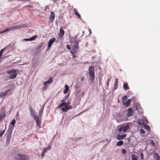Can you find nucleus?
<instances>
[{"mask_svg":"<svg viewBox=\"0 0 160 160\" xmlns=\"http://www.w3.org/2000/svg\"><path fill=\"white\" fill-rule=\"evenodd\" d=\"M2 58L1 57H0V62H1L2 61Z\"/></svg>","mask_w":160,"mask_h":160,"instance_id":"nucleus-49","label":"nucleus"},{"mask_svg":"<svg viewBox=\"0 0 160 160\" xmlns=\"http://www.w3.org/2000/svg\"><path fill=\"white\" fill-rule=\"evenodd\" d=\"M123 144V142L122 141H120L118 142L117 143V146H121Z\"/></svg>","mask_w":160,"mask_h":160,"instance_id":"nucleus-25","label":"nucleus"},{"mask_svg":"<svg viewBox=\"0 0 160 160\" xmlns=\"http://www.w3.org/2000/svg\"><path fill=\"white\" fill-rule=\"evenodd\" d=\"M47 148V149L48 150H50L51 148V146L50 145H49L47 147L45 148Z\"/></svg>","mask_w":160,"mask_h":160,"instance_id":"nucleus-44","label":"nucleus"},{"mask_svg":"<svg viewBox=\"0 0 160 160\" xmlns=\"http://www.w3.org/2000/svg\"><path fill=\"white\" fill-rule=\"evenodd\" d=\"M140 132H141V133H142V134H144V133H145V131L143 129H141Z\"/></svg>","mask_w":160,"mask_h":160,"instance_id":"nucleus-39","label":"nucleus"},{"mask_svg":"<svg viewBox=\"0 0 160 160\" xmlns=\"http://www.w3.org/2000/svg\"><path fill=\"white\" fill-rule=\"evenodd\" d=\"M30 112L33 118L37 115L36 113L34 111H32V108L31 107L30 108Z\"/></svg>","mask_w":160,"mask_h":160,"instance_id":"nucleus-19","label":"nucleus"},{"mask_svg":"<svg viewBox=\"0 0 160 160\" xmlns=\"http://www.w3.org/2000/svg\"><path fill=\"white\" fill-rule=\"evenodd\" d=\"M68 96H69V95H67V98H68Z\"/></svg>","mask_w":160,"mask_h":160,"instance_id":"nucleus-53","label":"nucleus"},{"mask_svg":"<svg viewBox=\"0 0 160 160\" xmlns=\"http://www.w3.org/2000/svg\"><path fill=\"white\" fill-rule=\"evenodd\" d=\"M135 110H138V108H137V106H135Z\"/></svg>","mask_w":160,"mask_h":160,"instance_id":"nucleus-48","label":"nucleus"},{"mask_svg":"<svg viewBox=\"0 0 160 160\" xmlns=\"http://www.w3.org/2000/svg\"><path fill=\"white\" fill-rule=\"evenodd\" d=\"M56 40V39L55 38H53L49 40L48 42V49H49L50 48L54 42H55Z\"/></svg>","mask_w":160,"mask_h":160,"instance_id":"nucleus-8","label":"nucleus"},{"mask_svg":"<svg viewBox=\"0 0 160 160\" xmlns=\"http://www.w3.org/2000/svg\"><path fill=\"white\" fill-rule=\"evenodd\" d=\"M12 133V130L11 129H8L7 132L5 134V136L6 137V144H8L9 143L10 140L11 139V135Z\"/></svg>","mask_w":160,"mask_h":160,"instance_id":"nucleus-6","label":"nucleus"},{"mask_svg":"<svg viewBox=\"0 0 160 160\" xmlns=\"http://www.w3.org/2000/svg\"><path fill=\"white\" fill-rule=\"evenodd\" d=\"M14 158L19 160H29L30 159L29 157L27 155L19 153L17 154V157H14Z\"/></svg>","mask_w":160,"mask_h":160,"instance_id":"nucleus-3","label":"nucleus"},{"mask_svg":"<svg viewBox=\"0 0 160 160\" xmlns=\"http://www.w3.org/2000/svg\"><path fill=\"white\" fill-rule=\"evenodd\" d=\"M49 9V7L48 6H46L45 8V10L46 11L47 9L48 10Z\"/></svg>","mask_w":160,"mask_h":160,"instance_id":"nucleus-42","label":"nucleus"},{"mask_svg":"<svg viewBox=\"0 0 160 160\" xmlns=\"http://www.w3.org/2000/svg\"><path fill=\"white\" fill-rule=\"evenodd\" d=\"M33 118L35 120H36L37 119H38L39 118L38 116L37 115L35 116Z\"/></svg>","mask_w":160,"mask_h":160,"instance_id":"nucleus-36","label":"nucleus"},{"mask_svg":"<svg viewBox=\"0 0 160 160\" xmlns=\"http://www.w3.org/2000/svg\"><path fill=\"white\" fill-rule=\"evenodd\" d=\"M5 129L2 131H1V132L0 133V137H2L3 135L5 133Z\"/></svg>","mask_w":160,"mask_h":160,"instance_id":"nucleus-28","label":"nucleus"},{"mask_svg":"<svg viewBox=\"0 0 160 160\" xmlns=\"http://www.w3.org/2000/svg\"><path fill=\"white\" fill-rule=\"evenodd\" d=\"M77 96L78 95V93H77Z\"/></svg>","mask_w":160,"mask_h":160,"instance_id":"nucleus-55","label":"nucleus"},{"mask_svg":"<svg viewBox=\"0 0 160 160\" xmlns=\"http://www.w3.org/2000/svg\"><path fill=\"white\" fill-rule=\"evenodd\" d=\"M37 37L38 36L37 35H34V36L30 38V40H31V41L34 40L37 38Z\"/></svg>","mask_w":160,"mask_h":160,"instance_id":"nucleus-29","label":"nucleus"},{"mask_svg":"<svg viewBox=\"0 0 160 160\" xmlns=\"http://www.w3.org/2000/svg\"><path fill=\"white\" fill-rule=\"evenodd\" d=\"M47 82H46V81L44 82L43 83L44 85L45 86L47 85Z\"/></svg>","mask_w":160,"mask_h":160,"instance_id":"nucleus-46","label":"nucleus"},{"mask_svg":"<svg viewBox=\"0 0 160 160\" xmlns=\"http://www.w3.org/2000/svg\"><path fill=\"white\" fill-rule=\"evenodd\" d=\"M132 160H138V156L134 154H132L131 155Z\"/></svg>","mask_w":160,"mask_h":160,"instance_id":"nucleus-18","label":"nucleus"},{"mask_svg":"<svg viewBox=\"0 0 160 160\" xmlns=\"http://www.w3.org/2000/svg\"><path fill=\"white\" fill-rule=\"evenodd\" d=\"M122 153L123 154H125L126 153V151L125 149H123L122 150Z\"/></svg>","mask_w":160,"mask_h":160,"instance_id":"nucleus-35","label":"nucleus"},{"mask_svg":"<svg viewBox=\"0 0 160 160\" xmlns=\"http://www.w3.org/2000/svg\"><path fill=\"white\" fill-rule=\"evenodd\" d=\"M4 49H2L0 52V57H1L2 53L3 52Z\"/></svg>","mask_w":160,"mask_h":160,"instance_id":"nucleus-38","label":"nucleus"},{"mask_svg":"<svg viewBox=\"0 0 160 160\" xmlns=\"http://www.w3.org/2000/svg\"><path fill=\"white\" fill-rule=\"evenodd\" d=\"M66 47L69 50L71 49L70 46L69 45H67Z\"/></svg>","mask_w":160,"mask_h":160,"instance_id":"nucleus-41","label":"nucleus"},{"mask_svg":"<svg viewBox=\"0 0 160 160\" xmlns=\"http://www.w3.org/2000/svg\"><path fill=\"white\" fill-rule=\"evenodd\" d=\"M24 41H28V39H24Z\"/></svg>","mask_w":160,"mask_h":160,"instance_id":"nucleus-50","label":"nucleus"},{"mask_svg":"<svg viewBox=\"0 0 160 160\" xmlns=\"http://www.w3.org/2000/svg\"><path fill=\"white\" fill-rule=\"evenodd\" d=\"M145 129L148 130H149L150 129V127L148 126H146Z\"/></svg>","mask_w":160,"mask_h":160,"instance_id":"nucleus-40","label":"nucleus"},{"mask_svg":"<svg viewBox=\"0 0 160 160\" xmlns=\"http://www.w3.org/2000/svg\"><path fill=\"white\" fill-rule=\"evenodd\" d=\"M52 78L51 77L49 78V79L47 81H46V82H47L48 84H50L52 82Z\"/></svg>","mask_w":160,"mask_h":160,"instance_id":"nucleus-27","label":"nucleus"},{"mask_svg":"<svg viewBox=\"0 0 160 160\" xmlns=\"http://www.w3.org/2000/svg\"><path fill=\"white\" fill-rule=\"evenodd\" d=\"M44 109L43 106H42L41 110L39 112V117H41L43 112Z\"/></svg>","mask_w":160,"mask_h":160,"instance_id":"nucleus-22","label":"nucleus"},{"mask_svg":"<svg viewBox=\"0 0 160 160\" xmlns=\"http://www.w3.org/2000/svg\"><path fill=\"white\" fill-rule=\"evenodd\" d=\"M46 87H45V89H46Z\"/></svg>","mask_w":160,"mask_h":160,"instance_id":"nucleus-54","label":"nucleus"},{"mask_svg":"<svg viewBox=\"0 0 160 160\" xmlns=\"http://www.w3.org/2000/svg\"><path fill=\"white\" fill-rule=\"evenodd\" d=\"M127 140H128V142L126 143V144H128L130 143V138H127Z\"/></svg>","mask_w":160,"mask_h":160,"instance_id":"nucleus-43","label":"nucleus"},{"mask_svg":"<svg viewBox=\"0 0 160 160\" xmlns=\"http://www.w3.org/2000/svg\"><path fill=\"white\" fill-rule=\"evenodd\" d=\"M73 11L75 13V14L79 18L81 17L79 13L77 11L76 9L74 8Z\"/></svg>","mask_w":160,"mask_h":160,"instance_id":"nucleus-21","label":"nucleus"},{"mask_svg":"<svg viewBox=\"0 0 160 160\" xmlns=\"http://www.w3.org/2000/svg\"><path fill=\"white\" fill-rule=\"evenodd\" d=\"M30 40V38L28 39V41H31Z\"/></svg>","mask_w":160,"mask_h":160,"instance_id":"nucleus-51","label":"nucleus"},{"mask_svg":"<svg viewBox=\"0 0 160 160\" xmlns=\"http://www.w3.org/2000/svg\"><path fill=\"white\" fill-rule=\"evenodd\" d=\"M12 71H14L12 73V75H10L9 76V78L10 79H14L16 78L17 77L16 72L17 71L16 70H13Z\"/></svg>","mask_w":160,"mask_h":160,"instance_id":"nucleus-11","label":"nucleus"},{"mask_svg":"<svg viewBox=\"0 0 160 160\" xmlns=\"http://www.w3.org/2000/svg\"><path fill=\"white\" fill-rule=\"evenodd\" d=\"M15 122H16L15 120L14 119H13L12 120V122H11L10 124H11V125H12V127H14V124L15 123Z\"/></svg>","mask_w":160,"mask_h":160,"instance_id":"nucleus-30","label":"nucleus"},{"mask_svg":"<svg viewBox=\"0 0 160 160\" xmlns=\"http://www.w3.org/2000/svg\"><path fill=\"white\" fill-rule=\"evenodd\" d=\"M123 87L125 90L129 89V88L127 83H124L123 84Z\"/></svg>","mask_w":160,"mask_h":160,"instance_id":"nucleus-23","label":"nucleus"},{"mask_svg":"<svg viewBox=\"0 0 160 160\" xmlns=\"http://www.w3.org/2000/svg\"><path fill=\"white\" fill-rule=\"evenodd\" d=\"M35 121L36 123L37 126L39 128H41V126H40V124L41 123V120H40L39 118V119H37Z\"/></svg>","mask_w":160,"mask_h":160,"instance_id":"nucleus-20","label":"nucleus"},{"mask_svg":"<svg viewBox=\"0 0 160 160\" xmlns=\"http://www.w3.org/2000/svg\"><path fill=\"white\" fill-rule=\"evenodd\" d=\"M84 77H82L81 78V81H82L84 80Z\"/></svg>","mask_w":160,"mask_h":160,"instance_id":"nucleus-47","label":"nucleus"},{"mask_svg":"<svg viewBox=\"0 0 160 160\" xmlns=\"http://www.w3.org/2000/svg\"><path fill=\"white\" fill-rule=\"evenodd\" d=\"M126 134H124L122 135L119 134L117 135V138L118 140H122L124 138L126 137Z\"/></svg>","mask_w":160,"mask_h":160,"instance_id":"nucleus-13","label":"nucleus"},{"mask_svg":"<svg viewBox=\"0 0 160 160\" xmlns=\"http://www.w3.org/2000/svg\"><path fill=\"white\" fill-rule=\"evenodd\" d=\"M154 157L156 160H159L160 159L158 153H155L154 155Z\"/></svg>","mask_w":160,"mask_h":160,"instance_id":"nucleus-24","label":"nucleus"},{"mask_svg":"<svg viewBox=\"0 0 160 160\" xmlns=\"http://www.w3.org/2000/svg\"><path fill=\"white\" fill-rule=\"evenodd\" d=\"M26 26L24 24L12 26L8 28H7L3 31L0 32V34L2 33L8 31H10L15 29H19Z\"/></svg>","mask_w":160,"mask_h":160,"instance_id":"nucleus-2","label":"nucleus"},{"mask_svg":"<svg viewBox=\"0 0 160 160\" xmlns=\"http://www.w3.org/2000/svg\"><path fill=\"white\" fill-rule=\"evenodd\" d=\"M141 159H143L144 158V154L143 153H141L140 154Z\"/></svg>","mask_w":160,"mask_h":160,"instance_id":"nucleus-32","label":"nucleus"},{"mask_svg":"<svg viewBox=\"0 0 160 160\" xmlns=\"http://www.w3.org/2000/svg\"><path fill=\"white\" fill-rule=\"evenodd\" d=\"M89 73L90 78L92 81L95 78L94 69L93 67L90 66L89 68Z\"/></svg>","mask_w":160,"mask_h":160,"instance_id":"nucleus-4","label":"nucleus"},{"mask_svg":"<svg viewBox=\"0 0 160 160\" xmlns=\"http://www.w3.org/2000/svg\"><path fill=\"white\" fill-rule=\"evenodd\" d=\"M70 102H63L61 103L58 106V108H61V110L64 112H67L68 110L72 108V107L69 105Z\"/></svg>","mask_w":160,"mask_h":160,"instance_id":"nucleus-1","label":"nucleus"},{"mask_svg":"<svg viewBox=\"0 0 160 160\" xmlns=\"http://www.w3.org/2000/svg\"><path fill=\"white\" fill-rule=\"evenodd\" d=\"M45 154V153L42 152V157H44Z\"/></svg>","mask_w":160,"mask_h":160,"instance_id":"nucleus-45","label":"nucleus"},{"mask_svg":"<svg viewBox=\"0 0 160 160\" xmlns=\"http://www.w3.org/2000/svg\"><path fill=\"white\" fill-rule=\"evenodd\" d=\"M130 125L128 124H126L122 125L118 129V131L120 132H126L129 129Z\"/></svg>","mask_w":160,"mask_h":160,"instance_id":"nucleus-5","label":"nucleus"},{"mask_svg":"<svg viewBox=\"0 0 160 160\" xmlns=\"http://www.w3.org/2000/svg\"><path fill=\"white\" fill-rule=\"evenodd\" d=\"M118 78H116L115 80V82L114 83L113 90H115L117 89L118 85Z\"/></svg>","mask_w":160,"mask_h":160,"instance_id":"nucleus-16","label":"nucleus"},{"mask_svg":"<svg viewBox=\"0 0 160 160\" xmlns=\"http://www.w3.org/2000/svg\"><path fill=\"white\" fill-rule=\"evenodd\" d=\"M127 96H124L122 98V103H124V102L126 101L127 99Z\"/></svg>","mask_w":160,"mask_h":160,"instance_id":"nucleus-26","label":"nucleus"},{"mask_svg":"<svg viewBox=\"0 0 160 160\" xmlns=\"http://www.w3.org/2000/svg\"><path fill=\"white\" fill-rule=\"evenodd\" d=\"M69 89V88L68 85H65V89L63 91V93L66 94L68 92Z\"/></svg>","mask_w":160,"mask_h":160,"instance_id":"nucleus-17","label":"nucleus"},{"mask_svg":"<svg viewBox=\"0 0 160 160\" xmlns=\"http://www.w3.org/2000/svg\"><path fill=\"white\" fill-rule=\"evenodd\" d=\"M150 143L154 146L155 145V142L153 140H150Z\"/></svg>","mask_w":160,"mask_h":160,"instance_id":"nucleus-34","label":"nucleus"},{"mask_svg":"<svg viewBox=\"0 0 160 160\" xmlns=\"http://www.w3.org/2000/svg\"><path fill=\"white\" fill-rule=\"evenodd\" d=\"M50 16L49 17V22H52L54 20L55 14L54 12H50Z\"/></svg>","mask_w":160,"mask_h":160,"instance_id":"nucleus-9","label":"nucleus"},{"mask_svg":"<svg viewBox=\"0 0 160 160\" xmlns=\"http://www.w3.org/2000/svg\"><path fill=\"white\" fill-rule=\"evenodd\" d=\"M127 115L128 117H131L132 115V109L129 108L127 110Z\"/></svg>","mask_w":160,"mask_h":160,"instance_id":"nucleus-15","label":"nucleus"},{"mask_svg":"<svg viewBox=\"0 0 160 160\" xmlns=\"http://www.w3.org/2000/svg\"><path fill=\"white\" fill-rule=\"evenodd\" d=\"M13 70H15V69H12V70H11L10 71H7V73L8 74H11L13 72H14V71H12Z\"/></svg>","mask_w":160,"mask_h":160,"instance_id":"nucleus-33","label":"nucleus"},{"mask_svg":"<svg viewBox=\"0 0 160 160\" xmlns=\"http://www.w3.org/2000/svg\"><path fill=\"white\" fill-rule=\"evenodd\" d=\"M64 31L62 28V27L61 26L59 32L58 34V36L62 37L64 35Z\"/></svg>","mask_w":160,"mask_h":160,"instance_id":"nucleus-12","label":"nucleus"},{"mask_svg":"<svg viewBox=\"0 0 160 160\" xmlns=\"http://www.w3.org/2000/svg\"><path fill=\"white\" fill-rule=\"evenodd\" d=\"M82 96H84V93L82 92Z\"/></svg>","mask_w":160,"mask_h":160,"instance_id":"nucleus-52","label":"nucleus"},{"mask_svg":"<svg viewBox=\"0 0 160 160\" xmlns=\"http://www.w3.org/2000/svg\"><path fill=\"white\" fill-rule=\"evenodd\" d=\"M72 45L73 47L76 49L78 48L79 43L80 42L79 41L77 40L76 38L72 39L71 40Z\"/></svg>","mask_w":160,"mask_h":160,"instance_id":"nucleus-7","label":"nucleus"},{"mask_svg":"<svg viewBox=\"0 0 160 160\" xmlns=\"http://www.w3.org/2000/svg\"><path fill=\"white\" fill-rule=\"evenodd\" d=\"M48 150L47 149V148H44L43 149V150L42 152H44V153H45L47 152V151H48Z\"/></svg>","mask_w":160,"mask_h":160,"instance_id":"nucleus-37","label":"nucleus"},{"mask_svg":"<svg viewBox=\"0 0 160 160\" xmlns=\"http://www.w3.org/2000/svg\"><path fill=\"white\" fill-rule=\"evenodd\" d=\"M10 91V89L8 90L3 92H1L0 93V97L2 98L5 96H7L8 95H9V93Z\"/></svg>","mask_w":160,"mask_h":160,"instance_id":"nucleus-10","label":"nucleus"},{"mask_svg":"<svg viewBox=\"0 0 160 160\" xmlns=\"http://www.w3.org/2000/svg\"><path fill=\"white\" fill-rule=\"evenodd\" d=\"M131 100L130 99H128L127 101L124 102V103H122L123 105H124L126 107H128L129 106L131 103Z\"/></svg>","mask_w":160,"mask_h":160,"instance_id":"nucleus-14","label":"nucleus"},{"mask_svg":"<svg viewBox=\"0 0 160 160\" xmlns=\"http://www.w3.org/2000/svg\"><path fill=\"white\" fill-rule=\"evenodd\" d=\"M71 53L72 54V57L73 58H75L76 57L75 55V53L73 52L72 51H71Z\"/></svg>","mask_w":160,"mask_h":160,"instance_id":"nucleus-31","label":"nucleus"}]
</instances>
